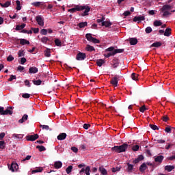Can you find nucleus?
<instances>
[{"label":"nucleus","instance_id":"obj_1","mask_svg":"<svg viewBox=\"0 0 175 175\" xmlns=\"http://www.w3.org/2000/svg\"><path fill=\"white\" fill-rule=\"evenodd\" d=\"M129 145L126 143H124L120 146H116L111 148V151L113 152H116L117 154H121V152H125L128 150Z\"/></svg>","mask_w":175,"mask_h":175},{"label":"nucleus","instance_id":"obj_2","mask_svg":"<svg viewBox=\"0 0 175 175\" xmlns=\"http://www.w3.org/2000/svg\"><path fill=\"white\" fill-rule=\"evenodd\" d=\"M76 12H81V10H85L82 14V16L84 17L88 16V12L91 11V8L88 5H75Z\"/></svg>","mask_w":175,"mask_h":175},{"label":"nucleus","instance_id":"obj_3","mask_svg":"<svg viewBox=\"0 0 175 175\" xmlns=\"http://www.w3.org/2000/svg\"><path fill=\"white\" fill-rule=\"evenodd\" d=\"M85 38L88 42H92V43H100V41L94 37H92L91 33H87Z\"/></svg>","mask_w":175,"mask_h":175},{"label":"nucleus","instance_id":"obj_4","mask_svg":"<svg viewBox=\"0 0 175 175\" xmlns=\"http://www.w3.org/2000/svg\"><path fill=\"white\" fill-rule=\"evenodd\" d=\"M37 139H39V135L38 134L26 136V140H27V142H35Z\"/></svg>","mask_w":175,"mask_h":175},{"label":"nucleus","instance_id":"obj_5","mask_svg":"<svg viewBox=\"0 0 175 175\" xmlns=\"http://www.w3.org/2000/svg\"><path fill=\"white\" fill-rule=\"evenodd\" d=\"M85 58H87V55L81 52H79L76 56V59L77 61H84Z\"/></svg>","mask_w":175,"mask_h":175},{"label":"nucleus","instance_id":"obj_6","mask_svg":"<svg viewBox=\"0 0 175 175\" xmlns=\"http://www.w3.org/2000/svg\"><path fill=\"white\" fill-rule=\"evenodd\" d=\"M36 21L40 27H43V25H44V20L42 18V16H37L36 17Z\"/></svg>","mask_w":175,"mask_h":175},{"label":"nucleus","instance_id":"obj_7","mask_svg":"<svg viewBox=\"0 0 175 175\" xmlns=\"http://www.w3.org/2000/svg\"><path fill=\"white\" fill-rule=\"evenodd\" d=\"M110 83H111V84H112V85H114V87H118V76L115 75L114 77L111 79Z\"/></svg>","mask_w":175,"mask_h":175},{"label":"nucleus","instance_id":"obj_8","mask_svg":"<svg viewBox=\"0 0 175 175\" xmlns=\"http://www.w3.org/2000/svg\"><path fill=\"white\" fill-rule=\"evenodd\" d=\"M144 20H146V18L143 16H135L133 18V21L135 23L137 22L138 23H142V21H144Z\"/></svg>","mask_w":175,"mask_h":175},{"label":"nucleus","instance_id":"obj_9","mask_svg":"<svg viewBox=\"0 0 175 175\" xmlns=\"http://www.w3.org/2000/svg\"><path fill=\"white\" fill-rule=\"evenodd\" d=\"M172 6L170 5L165 4L163 5V7L161 8V12H169V10H172Z\"/></svg>","mask_w":175,"mask_h":175},{"label":"nucleus","instance_id":"obj_10","mask_svg":"<svg viewBox=\"0 0 175 175\" xmlns=\"http://www.w3.org/2000/svg\"><path fill=\"white\" fill-rule=\"evenodd\" d=\"M143 159H144V156H143V154H141V155L138 156V157L137 159L133 160V163L134 165H136V164L139 163V162H142V161H143Z\"/></svg>","mask_w":175,"mask_h":175},{"label":"nucleus","instance_id":"obj_11","mask_svg":"<svg viewBox=\"0 0 175 175\" xmlns=\"http://www.w3.org/2000/svg\"><path fill=\"white\" fill-rule=\"evenodd\" d=\"M143 159H144V156H143V154H141V155L138 156V157L137 159L133 160V163L134 165H136V164L139 163V162H142V161H143Z\"/></svg>","mask_w":175,"mask_h":175},{"label":"nucleus","instance_id":"obj_12","mask_svg":"<svg viewBox=\"0 0 175 175\" xmlns=\"http://www.w3.org/2000/svg\"><path fill=\"white\" fill-rule=\"evenodd\" d=\"M17 169H18V165L16 163H12L10 167V170L11 172H16Z\"/></svg>","mask_w":175,"mask_h":175},{"label":"nucleus","instance_id":"obj_13","mask_svg":"<svg viewBox=\"0 0 175 175\" xmlns=\"http://www.w3.org/2000/svg\"><path fill=\"white\" fill-rule=\"evenodd\" d=\"M129 41L130 42L131 46H135V44H137V38H129Z\"/></svg>","mask_w":175,"mask_h":175},{"label":"nucleus","instance_id":"obj_14","mask_svg":"<svg viewBox=\"0 0 175 175\" xmlns=\"http://www.w3.org/2000/svg\"><path fill=\"white\" fill-rule=\"evenodd\" d=\"M148 168V167H147V164L146 163H143L139 167V172L143 173L146 172V170H147Z\"/></svg>","mask_w":175,"mask_h":175},{"label":"nucleus","instance_id":"obj_15","mask_svg":"<svg viewBox=\"0 0 175 175\" xmlns=\"http://www.w3.org/2000/svg\"><path fill=\"white\" fill-rule=\"evenodd\" d=\"M38 72H39V70L38 69V68L33 66V67H30L29 69V73L30 74H35V73H38Z\"/></svg>","mask_w":175,"mask_h":175},{"label":"nucleus","instance_id":"obj_16","mask_svg":"<svg viewBox=\"0 0 175 175\" xmlns=\"http://www.w3.org/2000/svg\"><path fill=\"white\" fill-rule=\"evenodd\" d=\"M98 172L103 175H107V170L103 166L99 167Z\"/></svg>","mask_w":175,"mask_h":175},{"label":"nucleus","instance_id":"obj_17","mask_svg":"<svg viewBox=\"0 0 175 175\" xmlns=\"http://www.w3.org/2000/svg\"><path fill=\"white\" fill-rule=\"evenodd\" d=\"M66 133H62L57 136V140H65L66 139Z\"/></svg>","mask_w":175,"mask_h":175},{"label":"nucleus","instance_id":"obj_18","mask_svg":"<svg viewBox=\"0 0 175 175\" xmlns=\"http://www.w3.org/2000/svg\"><path fill=\"white\" fill-rule=\"evenodd\" d=\"M54 167L55 169H61L62 167V162L61 161H55L54 163Z\"/></svg>","mask_w":175,"mask_h":175},{"label":"nucleus","instance_id":"obj_19","mask_svg":"<svg viewBox=\"0 0 175 175\" xmlns=\"http://www.w3.org/2000/svg\"><path fill=\"white\" fill-rule=\"evenodd\" d=\"M28 120V115L25 114L23 116L22 118L18 120L19 124H23Z\"/></svg>","mask_w":175,"mask_h":175},{"label":"nucleus","instance_id":"obj_20","mask_svg":"<svg viewBox=\"0 0 175 175\" xmlns=\"http://www.w3.org/2000/svg\"><path fill=\"white\" fill-rule=\"evenodd\" d=\"M164 157L162 155L157 156L154 158V161L158 162L159 163H162Z\"/></svg>","mask_w":175,"mask_h":175},{"label":"nucleus","instance_id":"obj_21","mask_svg":"<svg viewBox=\"0 0 175 175\" xmlns=\"http://www.w3.org/2000/svg\"><path fill=\"white\" fill-rule=\"evenodd\" d=\"M172 35V29L167 27L164 31V36H170Z\"/></svg>","mask_w":175,"mask_h":175},{"label":"nucleus","instance_id":"obj_22","mask_svg":"<svg viewBox=\"0 0 175 175\" xmlns=\"http://www.w3.org/2000/svg\"><path fill=\"white\" fill-rule=\"evenodd\" d=\"M43 172V167H39L31 171L32 174L35 173H42Z\"/></svg>","mask_w":175,"mask_h":175},{"label":"nucleus","instance_id":"obj_23","mask_svg":"<svg viewBox=\"0 0 175 175\" xmlns=\"http://www.w3.org/2000/svg\"><path fill=\"white\" fill-rule=\"evenodd\" d=\"M25 23H23L22 25H17L16 27V31H21V29H24L25 28Z\"/></svg>","mask_w":175,"mask_h":175},{"label":"nucleus","instance_id":"obj_24","mask_svg":"<svg viewBox=\"0 0 175 175\" xmlns=\"http://www.w3.org/2000/svg\"><path fill=\"white\" fill-rule=\"evenodd\" d=\"M3 116H8V114H10V116H12L13 114V111L10 109H3V111L2 113Z\"/></svg>","mask_w":175,"mask_h":175},{"label":"nucleus","instance_id":"obj_25","mask_svg":"<svg viewBox=\"0 0 175 175\" xmlns=\"http://www.w3.org/2000/svg\"><path fill=\"white\" fill-rule=\"evenodd\" d=\"M20 44L22 46H25V44H29V41L26 39L21 38L20 39Z\"/></svg>","mask_w":175,"mask_h":175},{"label":"nucleus","instance_id":"obj_26","mask_svg":"<svg viewBox=\"0 0 175 175\" xmlns=\"http://www.w3.org/2000/svg\"><path fill=\"white\" fill-rule=\"evenodd\" d=\"M112 25L111 22L105 21L102 23V27H105L106 28H109Z\"/></svg>","mask_w":175,"mask_h":175},{"label":"nucleus","instance_id":"obj_27","mask_svg":"<svg viewBox=\"0 0 175 175\" xmlns=\"http://www.w3.org/2000/svg\"><path fill=\"white\" fill-rule=\"evenodd\" d=\"M131 79L135 81H137V80H139V75L137 73L133 72L131 74Z\"/></svg>","mask_w":175,"mask_h":175},{"label":"nucleus","instance_id":"obj_28","mask_svg":"<svg viewBox=\"0 0 175 175\" xmlns=\"http://www.w3.org/2000/svg\"><path fill=\"white\" fill-rule=\"evenodd\" d=\"M113 55H116L115 51H111V52H109L107 54L105 53L104 54V57H105V58H109V57H113Z\"/></svg>","mask_w":175,"mask_h":175},{"label":"nucleus","instance_id":"obj_29","mask_svg":"<svg viewBox=\"0 0 175 175\" xmlns=\"http://www.w3.org/2000/svg\"><path fill=\"white\" fill-rule=\"evenodd\" d=\"M10 5H11V2L10 1H6L4 4L0 3V6H1V8H9Z\"/></svg>","mask_w":175,"mask_h":175},{"label":"nucleus","instance_id":"obj_30","mask_svg":"<svg viewBox=\"0 0 175 175\" xmlns=\"http://www.w3.org/2000/svg\"><path fill=\"white\" fill-rule=\"evenodd\" d=\"M42 43H44V44H47L48 42H50V39L48 37L44 36L41 38Z\"/></svg>","mask_w":175,"mask_h":175},{"label":"nucleus","instance_id":"obj_31","mask_svg":"<svg viewBox=\"0 0 175 175\" xmlns=\"http://www.w3.org/2000/svg\"><path fill=\"white\" fill-rule=\"evenodd\" d=\"M174 167V165H166L165 167V170H166L167 172H172V170H173Z\"/></svg>","mask_w":175,"mask_h":175},{"label":"nucleus","instance_id":"obj_32","mask_svg":"<svg viewBox=\"0 0 175 175\" xmlns=\"http://www.w3.org/2000/svg\"><path fill=\"white\" fill-rule=\"evenodd\" d=\"M97 66H102L105 64V59H100L96 60Z\"/></svg>","mask_w":175,"mask_h":175},{"label":"nucleus","instance_id":"obj_33","mask_svg":"<svg viewBox=\"0 0 175 175\" xmlns=\"http://www.w3.org/2000/svg\"><path fill=\"white\" fill-rule=\"evenodd\" d=\"M86 50L87 51L92 52V51H95V48L90 44H88L86 46Z\"/></svg>","mask_w":175,"mask_h":175},{"label":"nucleus","instance_id":"obj_34","mask_svg":"<svg viewBox=\"0 0 175 175\" xmlns=\"http://www.w3.org/2000/svg\"><path fill=\"white\" fill-rule=\"evenodd\" d=\"M55 44L57 47H61L62 46V42L58 38L55 40Z\"/></svg>","mask_w":175,"mask_h":175},{"label":"nucleus","instance_id":"obj_35","mask_svg":"<svg viewBox=\"0 0 175 175\" xmlns=\"http://www.w3.org/2000/svg\"><path fill=\"white\" fill-rule=\"evenodd\" d=\"M153 25L154 27H161V25H162V23L161 21L156 20L154 21Z\"/></svg>","mask_w":175,"mask_h":175},{"label":"nucleus","instance_id":"obj_36","mask_svg":"<svg viewBox=\"0 0 175 175\" xmlns=\"http://www.w3.org/2000/svg\"><path fill=\"white\" fill-rule=\"evenodd\" d=\"M162 43L161 42H157L151 44V47H161Z\"/></svg>","mask_w":175,"mask_h":175},{"label":"nucleus","instance_id":"obj_37","mask_svg":"<svg viewBox=\"0 0 175 175\" xmlns=\"http://www.w3.org/2000/svg\"><path fill=\"white\" fill-rule=\"evenodd\" d=\"M72 169H73V166L69 165L66 169V172L67 174H70L72 173Z\"/></svg>","mask_w":175,"mask_h":175},{"label":"nucleus","instance_id":"obj_38","mask_svg":"<svg viewBox=\"0 0 175 175\" xmlns=\"http://www.w3.org/2000/svg\"><path fill=\"white\" fill-rule=\"evenodd\" d=\"M87 22H81L78 24V27H79V28H84V27H87Z\"/></svg>","mask_w":175,"mask_h":175},{"label":"nucleus","instance_id":"obj_39","mask_svg":"<svg viewBox=\"0 0 175 175\" xmlns=\"http://www.w3.org/2000/svg\"><path fill=\"white\" fill-rule=\"evenodd\" d=\"M32 6H35L36 8H39L42 5V2L36 1L31 3Z\"/></svg>","mask_w":175,"mask_h":175},{"label":"nucleus","instance_id":"obj_40","mask_svg":"<svg viewBox=\"0 0 175 175\" xmlns=\"http://www.w3.org/2000/svg\"><path fill=\"white\" fill-rule=\"evenodd\" d=\"M32 81H33L34 85H40V84H42V80H40V79H38L37 81L33 79Z\"/></svg>","mask_w":175,"mask_h":175},{"label":"nucleus","instance_id":"obj_41","mask_svg":"<svg viewBox=\"0 0 175 175\" xmlns=\"http://www.w3.org/2000/svg\"><path fill=\"white\" fill-rule=\"evenodd\" d=\"M16 10H21V3L19 0L16 1Z\"/></svg>","mask_w":175,"mask_h":175},{"label":"nucleus","instance_id":"obj_42","mask_svg":"<svg viewBox=\"0 0 175 175\" xmlns=\"http://www.w3.org/2000/svg\"><path fill=\"white\" fill-rule=\"evenodd\" d=\"M36 148H38L40 152H42V151H46V148L43 146H37Z\"/></svg>","mask_w":175,"mask_h":175},{"label":"nucleus","instance_id":"obj_43","mask_svg":"<svg viewBox=\"0 0 175 175\" xmlns=\"http://www.w3.org/2000/svg\"><path fill=\"white\" fill-rule=\"evenodd\" d=\"M163 12V17H167L168 16H170L172 14V12L169 11H161Z\"/></svg>","mask_w":175,"mask_h":175},{"label":"nucleus","instance_id":"obj_44","mask_svg":"<svg viewBox=\"0 0 175 175\" xmlns=\"http://www.w3.org/2000/svg\"><path fill=\"white\" fill-rule=\"evenodd\" d=\"M51 51H50V49H46V51H45L44 52L45 57H51Z\"/></svg>","mask_w":175,"mask_h":175},{"label":"nucleus","instance_id":"obj_45","mask_svg":"<svg viewBox=\"0 0 175 175\" xmlns=\"http://www.w3.org/2000/svg\"><path fill=\"white\" fill-rule=\"evenodd\" d=\"M126 165L128 166V172H132V170H133V165L130 164L129 163H127Z\"/></svg>","mask_w":175,"mask_h":175},{"label":"nucleus","instance_id":"obj_46","mask_svg":"<svg viewBox=\"0 0 175 175\" xmlns=\"http://www.w3.org/2000/svg\"><path fill=\"white\" fill-rule=\"evenodd\" d=\"M114 50H116V49H114V46H110L109 48H107V49H105V53H110L111 51L113 53V51H114Z\"/></svg>","mask_w":175,"mask_h":175},{"label":"nucleus","instance_id":"obj_47","mask_svg":"<svg viewBox=\"0 0 175 175\" xmlns=\"http://www.w3.org/2000/svg\"><path fill=\"white\" fill-rule=\"evenodd\" d=\"M118 65H119L118 61H116V60H113V65H112V66H113V68L114 69H116V68H118Z\"/></svg>","mask_w":175,"mask_h":175},{"label":"nucleus","instance_id":"obj_48","mask_svg":"<svg viewBox=\"0 0 175 175\" xmlns=\"http://www.w3.org/2000/svg\"><path fill=\"white\" fill-rule=\"evenodd\" d=\"M40 127L42 128V129H45V131H51V129H50V126L48 125H40Z\"/></svg>","mask_w":175,"mask_h":175},{"label":"nucleus","instance_id":"obj_49","mask_svg":"<svg viewBox=\"0 0 175 175\" xmlns=\"http://www.w3.org/2000/svg\"><path fill=\"white\" fill-rule=\"evenodd\" d=\"M146 110H148V109H147V108L146 107V105H143V106H142V107L139 108V111H140L141 113H144V111H145Z\"/></svg>","mask_w":175,"mask_h":175},{"label":"nucleus","instance_id":"obj_50","mask_svg":"<svg viewBox=\"0 0 175 175\" xmlns=\"http://www.w3.org/2000/svg\"><path fill=\"white\" fill-rule=\"evenodd\" d=\"M152 31V28H151V27H147L145 29L146 33H151Z\"/></svg>","mask_w":175,"mask_h":175},{"label":"nucleus","instance_id":"obj_51","mask_svg":"<svg viewBox=\"0 0 175 175\" xmlns=\"http://www.w3.org/2000/svg\"><path fill=\"white\" fill-rule=\"evenodd\" d=\"M12 136L16 139H23V135L21 134H13Z\"/></svg>","mask_w":175,"mask_h":175},{"label":"nucleus","instance_id":"obj_52","mask_svg":"<svg viewBox=\"0 0 175 175\" xmlns=\"http://www.w3.org/2000/svg\"><path fill=\"white\" fill-rule=\"evenodd\" d=\"M149 126H150L151 129H153V131H158L159 129L157 125L150 124Z\"/></svg>","mask_w":175,"mask_h":175},{"label":"nucleus","instance_id":"obj_53","mask_svg":"<svg viewBox=\"0 0 175 175\" xmlns=\"http://www.w3.org/2000/svg\"><path fill=\"white\" fill-rule=\"evenodd\" d=\"M14 60V57H13V55H10L8 57H7V61L8 62H12V61Z\"/></svg>","mask_w":175,"mask_h":175},{"label":"nucleus","instance_id":"obj_54","mask_svg":"<svg viewBox=\"0 0 175 175\" xmlns=\"http://www.w3.org/2000/svg\"><path fill=\"white\" fill-rule=\"evenodd\" d=\"M31 96V94L28 93H25L22 95V98H24L25 99H28Z\"/></svg>","mask_w":175,"mask_h":175},{"label":"nucleus","instance_id":"obj_55","mask_svg":"<svg viewBox=\"0 0 175 175\" xmlns=\"http://www.w3.org/2000/svg\"><path fill=\"white\" fill-rule=\"evenodd\" d=\"M165 132L170 133V132H172V127L170 126L165 127Z\"/></svg>","mask_w":175,"mask_h":175},{"label":"nucleus","instance_id":"obj_56","mask_svg":"<svg viewBox=\"0 0 175 175\" xmlns=\"http://www.w3.org/2000/svg\"><path fill=\"white\" fill-rule=\"evenodd\" d=\"M25 54H24V51L23 50H20L18 52V57H24Z\"/></svg>","mask_w":175,"mask_h":175},{"label":"nucleus","instance_id":"obj_57","mask_svg":"<svg viewBox=\"0 0 175 175\" xmlns=\"http://www.w3.org/2000/svg\"><path fill=\"white\" fill-rule=\"evenodd\" d=\"M114 51H115V55L120 53H124V49H115Z\"/></svg>","mask_w":175,"mask_h":175},{"label":"nucleus","instance_id":"obj_58","mask_svg":"<svg viewBox=\"0 0 175 175\" xmlns=\"http://www.w3.org/2000/svg\"><path fill=\"white\" fill-rule=\"evenodd\" d=\"M32 158V156L31 155H27L25 159L22 160V162H25V161H29Z\"/></svg>","mask_w":175,"mask_h":175},{"label":"nucleus","instance_id":"obj_59","mask_svg":"<svg viewBox=\"0 0 175 175\" xmlns=\"http://www.w3.org/2000/svg\"><path fill=\"white\" fill-rule=\"evenodd\" d=\"M47 29H42L41 31H40V33L41 35H47Z\"/></svg>","mask_w":175,"mask_h":175},{"label":"nucleus","instance_id":"obj_60","mask_svg":"<svg viewBox=\"0 0 175 175\" xmlns=\"http://www.w3.org/2000/svg\"><path fill=\"white\" fill-rule=\"evenodd\" d=\"M16 75H10V77L8 79V81H13V80H16Z\"/></svg>","mask_w":175,"mask_h":175},{"label":"nucleus","instance_id":"obj_61","mask_svg":"<svg viewBox=\"0 0 175 175\" xmlns=\"http://www.w3.org/2000/svg\"><path fill=\"white\" fill-rule=\"evenodd\" d=\"M25 85H26V87H31V83H29V81L28 79H26L25 81Z\"/></svg>","mask_w":175,"mask_h":175},{"label":"nucleus","instance_id":"obj_62","mask_svg":"<svg viewBox=\"0 0 175 175\" xmlns=\"http://www.w3.org/2000/svg\"><path fill=\"white\" fill-rule=\"evenodd\" d=\"M133 151H139V145H135L132 148Z\"/></svg>","mask_w":175,"mask_h":175},{"label":"nucleus","instance_id":"obj_63","mask_svg":"<svg viewBox=\"0 0 175 175\" xmlns=\"http://www.w3.org/2000/svg\"><path fill=\"white\" fill-rule=\"evenodd\" d=\"M161 119L163 120V121H164L165 122H167V121H169V117L164 116L161 118Z\"/></svg>","mask_w":175,"mask_h":175},{"label":"nucleus","instance_id":"obj_64","mask_svg":"<svg viewBox=\"0 0 175 175\" xmlns=\"http://www.w3.org/2000/svg\"><path fill=\"white\" fill-rule=\"evenodd\" d=\"M31 31H33V32L35 33H39V28L31 27Z\"/></svg>","mask_w":175,"mask_h":175}]
</instances>
